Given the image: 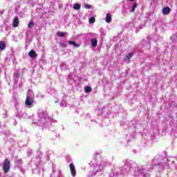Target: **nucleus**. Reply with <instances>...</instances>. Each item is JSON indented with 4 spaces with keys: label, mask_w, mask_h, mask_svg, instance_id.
<instances>
[{
    "label": "nucleus",
    "mask_w": 177,
    "mask_h": 177,
    "mask_svg": "<svg viewBox=\"0 0 177 177\" xmlns=\"http://www.w3.org/2000/svg\"><path fill=\"white\" fill-rule=\"evenodd\" d=\"M162 12L163 15H169V13H171V8H169V7H165Z\"/></svg>",
    "instance_id": "nucleus-5"
},
{
    "label": "nucleus",
    "mask_w": 177,
    "mask_h": 177,
    "mask_svg": "<svg viewBox=\"0 0 177 177\" xmlns=\"http://www.w3.org/2000/svg\"><path fill=\"white\" fill-rule=\"evenodd\" d=\"M138 7V3H135L131 8V12H135V9Z\"/></svg>",
    "instance_id": "nucleus-16"
},
{
    "label": "nucleus",
    "mask_w": 177,
    "mask_h": 177,
    "mask_svg": "<svg viewBox=\"0 0 177 177\" xmlns=\"http://www.w3.org/2000/svg\"><path fill=\"white\" fill-rule=\"evenodd\" d=\"M28 56L31 57V59H35V57L36 56H37V53L35 52V50H31L29 53H28Z\"/></svg>",
    "instance_id": "nucleus-4"
},
{
    "label": "nucleus",
    "mask_w": 177,
    "mask_h": 177,
    "mask_svg": "<svg viewBox=\"0 0 177 177\" xmlns=\"http://www.w3.org/2000/svg\"><path fill=\"white\" fill-rule=\"evenodd\" d=\"M34 26V21H30L29 22L28 25V27L29 28H31V27Z\"/></svg>",
    "instance_id": "nucleus-17"
},
{
    "label": "nucleus",
    "mask_w": 177,
    "mask_h": 177,
    "mask_svg": "<svg viewBox=\"0 0 177 177\" xmlns=\"http://www.w3.org/2000/svg\"><path fill=\"white\" fill-rule=\"evenodd\" d=\"M14 77H19V75H18V74H14Z\"/></svg>",
    "instance_id": "nucleus-20"
},
{
    "label": "nucleus",
    "mask_w": 177,
    "mask_h": 177,
    "mask_svg": "<svg viewBox=\"0 0 177 177\" xmlns=\"http://www.w3.org/2000/svg\"><path fill=\"white\" fill-rule=\"evenodd\" d=\"M57 35L58 37H66V33L63 32L58 31L57 33Z\"/></svg>",
    "instance_id": "nucleus-13"
},
{
    "label": "nucleus",
    "mask_w": 177,
    "mask_h": 177,
    "mask_svg": "<svg viewBox=\"0 0 177 177\" xmlns=\"http://www.w3.org/2000/svg\"><path fill=\"white\" fill-rule=\"evenodd\" d=\"M62 48H67V44L62 43Z\"/></svg>",
    "instance_id": "nucleus-19"
},
{
    "label": "nucleus",
    "mask_w": 177,
    "mask_h": 177,
    "mask_svg": "<svg viewBox=\"0 0 177 177\" xmlns=\"http://www.w3.org/2000/svg\"><path fill=\"white\" fill-rule=\"evenodd\" d=\"M129 1H130V2H133V1H135V0H129Z\"/></svg>",
    "instance_id": "nucleus-21"
},
{
    "label": "nucleus",
    "mask_w": 177,
    "mask_h": 177,
    "mask_svg": "<svg viewBox=\"0 0 177 177\" xmlns=\"http://www.w3.org/2000/svg\"><path fill=\"white\" fill-rule=\"evenodd\" d=\"M86 93H89L92 92V88L91 86H86L84 89Z\"/></svg>",
    "instance_id": "nucleus-12"
},
{
    "label": "nucleus",
    "mask_w": 177,
    "mask_h": 177,
    "mask_svg": "<svg viewBox=\"0 0 177 177\" xmlns=\"http://www.w3.org/2000/svg\"><path fill=\"white\" fill-rule=\"evenodd\" d=\"M91 45L93 48H96V46H97V39H91Z\"/></svg>",
    "instance_id": "nucleus-9"
},
{
    "label": "nucleus",
    "mask_w": 177,
    "mask_h": 177,
    "mask_svg": "<svg viewBox=\"0 0 177 177\" xmlns=\"http://www.w3.org/2000/svg\"><path fill=\"white\" fill-rule=\"evenodd\" d=\"M73 9H75V10H80V9H81V4L75 3L73 6Z\"/></svg>",
    "instance_id": "nucleus-11"
},
{
    "label": "nucleus",
    "mask_w": 177,
    "mask_h": 177,
    "mask_svg": "<svg viewBox=\"0 0 177 177\" xmlns=\"http://www.w3.org/2000/svg\"><path fill=\"white\" fill-rule=\"evenodd\" d=\"M33 103H34V100H32L31 97L27 96L25 101L26 106H31V104H33Z\"/></svg>",
    "instance_id": "nucleus-2"
},
{
    "label": "nucleus",
    "mask_w": 177,
    "mask_h": 177,
    "mask_svg": "<svg viewBox=\"0 0 177 177\" xmlns=\"http://www.w3.org/2000/svg\"><path fill=\"white\" fill-rule=\"evenodd\" d=\"M133 53H130L127 55V59H128V60H130L131 59H132V56H133Z\"/></svg>",
    "instance_id": "nucleus-14"
},
{
    "label": "nucleus",
    "mask_w": 177,
    "mask_h": 177,
    "mask_svg": "<svg viewBox=\"0 0 177 177\" xmlns=\"http://www.w3.org/2000/svg\"><path fill=\"white\" fill-rule=\"evenodd\" d=\"M3 169L4 174H8L10 170V160L9 159H5L3 163Z\"/></svg>",
    "instance_id": "nucleus-1"
},
{
    "label": "nucleus",
    "mask_w": 177,
    "mask_h": 177,
    "mask_svg": "<svg viewBox=\"0 0 177 177\" xmlns=\"http://www.w3.org/2000/svg\"><path fill=\"white\" fill-rule=\"evenodd\" d=\"M106 23H111V15L110 13H107L105 18Z\"/></svg>",
    "instance_id": "nucleus-7"
},
{
    "label": "nucleus",
    "mask_w": 177,
    "mask_h": 177,
    "mask_svg": "<svg viewBox=\"0 0 177 177\" xmlns=\"http://www.w3.org/2000/svg\"><path fill=\"white\" fill-rule=\"evenodd\" d=\"M13 26L14 27H18L19 26V17H15L13 20Z\"/></svg>",
    "instance_id": "nucleus-8"
},
{
    "label": "nucleus",
    "mask_w": 177,
    "mask_h": 177,
    "mask_svg": "<svg viewBox=\"0 0 177 177\" xmlns=\"http://www.w3.org/2000/svg\"><path fill=\"white\" fill-rule=\"evenodd\" d=\"M68 44L69 45H73V46H75V48H80V44H77L75 41H69Z\"/></svg>",
    "instance_id": "nucleus-10"
},
{
    "label": "nucleus",
    "mask_w": 177,
    "mask_h": 177,
    "mask_svg": "<svg viewBox=\"0 0 177 177\" xmlns=\"http://www.w3.org/2000/svg\"><path fill=\"white\" fill-rule=\"evenodd\" d=\"M84 8H86V9H91L92 8V6L90 4H86Z\"/></svg>",
    "instance_id": "nucleus-18"
},
{
    "label": "nucleus",
    "mask_w": 177,
    "mask_h": 177,
    "mask_svg": "<svg viewBox=\"0 0 177 177\" xmlns=\"http://www.w3.org/2000/svg\"><path fill=\"white\" fill-rule=\"evenodd\" d=\"M6 49V44L3 41H0V50H5Z\"/></svg>",
    "instance_id": "nucleus-6"
},
{
    "label": "nucleus",
    "mask_w": 177,
    "mask_h": 177,
    "mask_svg": "<svg viewBox=\"0 0 177 177\" xmlns=\"http://www.w3.org/2000/svg\"><path fill=\"white\" fill-rule=\"evenodd\" d=\"M95 19L94 17H91L90 19H89V23H91V24H93V23H95Z\"/></svg>",
    "instance_id": "nucleus-15"
},
{
    "label": "nucleus",
    "mask_w": 177,
    "mask_h": 177,
    "mask_svg": "<svg viewBox=\"0 0 177 177\" xmlns=\"http://www.w3.org/2000/svg\"><path fill=\"white\" fill-rule=\"evenodd\" d=\"M69 167H70L72 176H73V177L75 176V175H77V171L75 170V166H74V164L71 163L69 165Z\"/></svg>",
    "instance_id": "nucleus-3"
}]
</instances>
